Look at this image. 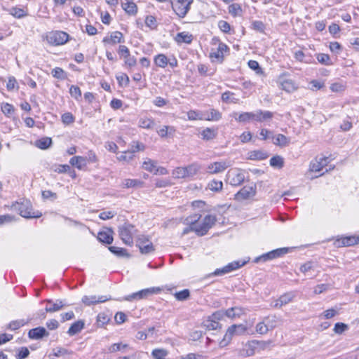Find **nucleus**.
Instances as JSON below:
<instances>
[{"label":"nucleus","mask_w":359,"mask_h":359,"mask_svg":"<svg viewBox=\"0 0 359 359\" xmlns=\"http://www.w3.org/2000/svg\"><path fill=\"white\" fill-rule=\"evenodd\" d=\"M83 326L84 323L82 320L76 321L71 325L67 332L69 335L73 336L79 333L83 329Z\"/></svg>","instance_id":"obj_38"},{"label":"nucleus","mask_w":359,"mask_h":359,"mask_svg":"<svg viewBox=\"0 0 359 359\" xmlns=\"http://www.w3.org/2000/svg\"><path fill=\"white\" fill-rule=\"evenodd\" d=\"M329 163L328 158L325 156H318L314 158L309 165V172H320Z\"/></svg>","instance_id":"obj_16"},{"label":"nucleus","mask_w":359,"mask_h":359,"mask_svg":"<svg viewBox=\"0 0 359 359\" xmlns=\"http://www.w3.org/2000/svg\"><path fill=\"white\" fill-rule=\"evenodd\" d=\"M283 158L279 156H273L270 160V165L272 167L281 168L283 166Z\"/></svg>","instance_id":"obj_52"},{"label":"nucleus","mask_w":359,"mask_h":359,"mask_svg":"<svg viewBox=\"0 0 359 359\" xmlns=\"http://www.w3.org/2000/svg\"><path fill=\"white\" fill-rule=\"evenodd\" d=\"M46 302L48 304H50V306H46V307L45 310H46V312L53 313V312L58 311L60 309H62L64 307V306H65V304L60 300H57L55 303H53L51 299H46Z\"/></svg>","instance_id":"obj_32"},{"label":"nucleus","mask_w":359,"mask_h":359,"mask_svg":"<svg viewBox=\"0 0 359 359\" xmlns=\"http://www.w3.org/2000/svg\"><path fill=\"white\" fill-rule=\"evenodd\" d=\"M255 330L257 333L262 335L266 334L269 331L263 319L256 325Z\"/></svg>","instance_id":"obj_54"},{"label":"nucleus","mask_w":359,"mask_h":359,"mask_svg":"<svg viewBox=\"0 0 359 359\" xmlns=\"http://www.w3.org/2000/svg\"><path fill=\"white\" fill-rule=\"evenodd\" d=\"M229 13L233 16L241 15L242 8L238 4H232L229 6Z\"/></svg>","instance_id":"obj_49"},{"label":"nucleus","mask_w":359,"mask_h":359,"mask_svg":"<svg viewBox=\"0 0 359 359\" xmlns=\"http://www.w3.org/2000/svg\"><path fill=\"white\" fill-rule=\"evenodd\" d=\"M316 58L318 61L325 65H332V62L330 61V57L327 54L325 53H319L317 55Z\"/></svg>","instance_id":"obj_55"},{"label":"nucleus","mask_w":359,"mask_h":359,"mask_svg":"<svg viewBox=\"0 0 359 359\" xmlns=\"http://www.w3.org/2000/svg\"><path fill=\"white\" fill-rule=\"evenodd\" d=\"M122 3L123 9L129 15H135L137 12V7L134 3V0H124Z\"/></svg>","instance_id":"obj_29"},{"label":"nucleus","mask_w":359,"mask_h":359,"mask_svg":"<svg viewBox=\"0 0 359 359\" xmlns=\"http://www.w3.org/2000/svg\"><path fill=\"white\" fill-rule=\"evenodd\" d=\"M259 344V341H252L245 346L242 351L241 355L244 357L252 356L255 353V348Z\"/></svg>","instance_id":"obj_30"},{"label":"nucleus","mask_w":359,"mask_h":359,"mask_svg":"<svg viewBox=\"0 0 359 359\" xmlns=\"http://www.w3.org/2000/svg\"><path fill=\"white\" fill-rule=\"evenodd\" d=\"M247 331V327L243 324L233 325L228 327L223 339L219 342V346L224 347L227 346L232 339L233 335H242Z\"/></svg>","instance_id":"obj_3"},{"label":"nucleus","mask_w":359,"mask_h":359,"mask_svg":"<svg viewBox=\"0 0 359 359\" xmlns=\"http://www.w3.org/2000/svg\"><path fill=\"white\" fill-rule=\"evenodd\" d=\"M145 25L150 29H155L157 26L156 20L152 15L147 16L145 19Z\"/></svg>","instance_id":"obj_62"},{"label":"nucleus","mask_w":359,"mask_h":359,"mask_svg":"<svg viewBox=\"0 0 359 359\" xmlns=\"http://www.w3.org/2000/svg\"><path fill=\"white\" fill-rule=\"evenodd\" d=\"M216 217L214 215H206L201 223L197 222L196 234L198 236L205 235L208 230L214 225Z\"/></svg>","instance_id":"obj_8"},{"label":"nucleus","mask_w":359,"mask_h":359,"mask_svg":"<svg viewBox=\"0 0 359 359\" xmlns=\"http://www.w3.org/2000/svg\"><path fill=\"white\" fill-rule=\"evenodd\" d=\"M27 321L25 320H16L11 322L8 325V329L11 330H17L20 327L26 325Z\"/></svg>","instance_id":"obj_47"},{"label":"nucleus","mask_w":359,"mask_h":359,"mask_svg":"<svg viewBox=\"0 0 359 359\" xmlns=\"http://www.w3.org/2000/svg\"><path fill=\"white\" fill-rule=\"evenodd\" d=\"M62 121L63 123H65L66 125H69V124L72 123L74 121V117L69 112L65 113L62 116Z\"/></svg>","instance_id":"obj_63"},{"label":"nucleus","mask_w":359,"mask_h":359,"mask_svg":"<svg viewBox=\"0 0 359 359\" xmlns=\"http://www.w3.org/2000/svg\"><path fill=\"white\" fill-rule=\"evenodd\" d=\"M173 177L180 179V178H187L184 167H177L175 170H173L172 173Z\"/></svg>","instance_id":"obj_59"},{"label":"nucleus","mask_w":359,"mask_h":359,"mask_svg":"<svg viewBox=\"0 0 359 359\" xmlns=\"http://www.w3.org/2000/svg\"><path fill=\"white\" fill-rule=\"evenodd\" d=\"M175 132V128L170 126H163L159 130L156 131L157 134L162 138L173 137Z\"/></svg>","instance_id":"obj_27"},{"label":"nucleus","mask_w":359,"mask_h":359,"mask_svg":"<svg viewBox=\"0 0 359 359\" xmlns=\"http://www.w3.org/2000/svg\"><path fill=\"white\" fill-rule=\"evenodd\" d=\"M161 288L159 287H150L142 290L140 291H138L137 292L133 293L132 294H130L126 297H124V300L126 301H135V300H140L144 298H147V297L158 293L161 291Z\"/></svg>","instance_id":"obj_7"},{"label":"nucleus","mask_w":359,"mask_h":359,"mask_svg":"<svg viewBox=\"0 0 359 359\" xmlns=\"http://www.w3.org/2000/svg\"><path fill=\"white\" fill-rule=\"evenodd\" d=\"M52 144V140L50 137H43L35 142L34 145L39 149H48Z\"/></svg>","instance_id":"obj_41"},{"label":"nucleus","mask_w":359,"mask_h":359,"mask_svg":"<svg viewBox=\"0 0 359 359\" xmlns=\"http://www.w3.org/2000/svg\"><path fill=\"white\" fill-rule=\"evenodd\" d=\"M280 82L282 89L286 92L292 93L297 88L295 83L291 79L281 80Z\"/></svg>","instance_id":"obj_34"},{"label":"nucleus","mask_w":359,"mask_h":359,"mask_svg":"<svg viewBox=\"0 0 359 359\" xmlns=\"http://www.w3.org/2000/svg\"><path fill=\"white\" fill-rule=\"evenodd\" d=\"M246 262H233L231 263H229L226 266H224L222 269H217L215 272L214 274L215 276H221L225 273H228L232 271H234L236 269H238L241 266L245 265Z\"/></svg>","instance_id":"obj_18"},{"label":"nucleus","mask_w":359,"mask_h":359,"mask_svg":"<svg viewBox=\"0 0 359 359\" xmlns=\"http://www.w3.org/2000/svg\"><path fill=\"white\" fill-rule=\"evenodd\" d=\"M97 239L102 243L111 244L113 242V231L109 229L100 231L97 235Z\"/></svg>","instance_id":"obj_25"},{"label":"nucleus","mask_w":359,"mask_h":359,"mask_svg":"<svg viewBox=\"0 0 359 359\" xmlns=\"http://www.w3.org/2000/svg\"><path fill=\"white\" fill-rule=\"evenodd\" d=\"M49 333L43 327L32 329L28 332V336L32 339H40L43 337H48Z\"/></svg>","instance_id":"obj_22"},{"label":"nucleus","mask_w":359,"mask_h":359,"mask_svg":"<svg viewBox=\"0 0 359 359\" xmlns=\"http://www.w3.org/2000/svg\"><path fill=\"white\" fill-rule=\"evenodd\" d=\"M109 250L114 254L118 255V256H127L128 253L126 250L116 247V246H111L109 248Z\"/></svg>","instance_id":"obj_61"},{"label":"nucleus","mask_w":359,"mask_h":359,"mask_svg":"<svg viewBox=\"0 0 359 359\" xmlns=\"http://www.w3.org/2000/svg\"><path fill=\"white\" fill-rule=\"evenodd\" d=\"M230 165L231 164L227 161L212 162L208 165L206 172L210 175L221 173Z\"/></svg>","instance_id":"obj_11"},{"label":"nucleus","mask_w":359,"mask_h":359,"mask_svg":"<svg viewBox=\"0 0 359 359\" xmlns=\"http://www.w3.org/2000/svg\"><path fill=\"white\" fill-rule=\"evenodd\" d=\"M222 100L226 103L236 104L239 102V99L234 97V93L230 91H226L222 93Z\"/></svg>","instance_id":"obj_39"},{"label":"nucleus","mask_w":359,"mask_h":359,"mask_svg":"<svg viewBox=\"0 0 359 359\" xmlns=\"http://www.w3.org/2000/svg\"><path fill=\"white\" fill-rule=\"evenodd\" d=\"M143 182L136 179H126L123 181V188H132L142 187Z\"/></svg>","instance_id":"obj_42"},{"label":"nucleus","mask_w":359,"mask_h":359,"mask_svg":"<svg viewBox=\"0 0 359 359\" xmlns=\"http://www.w3.org/2000/svg\"><path fill=\"white\" fill-rule=\"evenodd\" d=\"M187 117L189 120H203V113L191 110L187 112Z\"/></svg>","instance_id":"obj_51"},{"label":"nucleus","mask_w":359,"mask_h":359,"mask_svg":"<svg viewBox=\"0 0 359 359\" xmlns=\"http://www.w3.org/2000/svg\"><path fill=\"white\" fill-rule=\"evenodd\" d=\"M69 93L76 100L81 97V91L78 86H72L69 90Z\"/></svg>","instance_id":"obj_64"},{"label":"nucleus","mask_w":359,"mask_h":359,"mask_svg":"<svg viewBox=\"0 0 359 359\" xmlns=\"http://www.w3.org/2000/svg\"><path fill=\"white\" fill-rule=\"evenodd\" d=\"M272 138L273 144L280 147H286L290 143V139L282 134L273 136Z\"/></svg>","instance_id":"obj_36"},{"label":"nucleus","mask_w":359,"mask_h":359,"mask_svg":"<svg viewBox=\"0 0 359 359\" xmlns=\"http://www.w3.org/2000/svg\"><path fill=\"white\" fill-rule=\"evenodd\" d=\"M109 321V317L104 313H100L97 317V323L100 327H102Z\"/></svg>","instance_id":"obj_56"},{"label":"nucleus","mask_w":359,"mask_h":359,"mask_svg":"<svg viewBox=\"0 0 359 359\" xmlns=\"http://www.w3.org/2000/svg\"><path fill=\"white\" fill-rule=\"evenodd\" d=\"M139 127L144 129H153L155 126L154 120L152 118L141 117L138 121Z\"/></svg>","instance_id":"obj_33"},{"label":"nucleus","mask_w":359,"mask_h":359,"mask_svg":"<svg viewBox=\"0 0 359 359\" xmlns=\"http://www.w3.org/2000/svg\"><path fill=\"white\" fill-rule=\"evenodd\" d=\"M288 248H278L276 250H273L271 252L265 253L255 259V262L257 263L260 261L266 262L268 260H271L278 257L283 256V255L287 253Z\"/></svg>","instance_id":"obj_13"},{"label":"nucleus","mask_w":359,"mask_h":359,"mask_svg":"<svg viewBox=\"0 0 359 359\" xmlns=\"http://www.w3.org/2000/svg\"><path fill=\"white\" fill-rule=\"evenodd\" d=\"M269 330H272L278 325V318L276 316H269L263 318Z\"/></svg>","instance_id":"obj_35"},{"label":"nucleus","mask_w":359,"mask_h":359,"mask_svg":"<svg viewBox=\"0 0 359 359\" xmlns=\"http://www.w3.org/2000/svg\"><path fill=\"white\" fill-rule=\"evenodd\" d=\"M118 53L120 56L123 58L126 66L133 67L136 65V58L130 55V50L127 46L124 45L119 46Z\"/></svg>","instance_id":"obj_12"},{"label":"nucleus","mask_w":359,"mask_h":359,"mask_svg":"<svg viewBox=\"0 0 359 359\" xmlns=\"http://www.w3.org/2000/svg\"><path fill=\"white\" fill-rule=\"evenodd\" d=\"M102 42L112 45L119 43L123 42V35L121 32H113L110 34V36L104 37Z\"/></svg>","instance_id":"obj_21"},{"label":"nucleus","mask_w":359,"mask_h":359,"mask_svg":"<svg viewBox=\"0 0 359 359\" xmlns=\"http://www.w3.org/2000/svg\"><path fill=\"white\" fill-rule=\"evenodd\" d=\"M208 188L212 191L219 192L223 189V183L222 181L212 180L208 184Z\"/></svg>","instance_id":"obj_40"},{"label":"nucleus","mask_w":359,"mask_h":359,"mask_svg":"<svg viewBox=\"0 0 359 359\" xmlns=\"http://www.w3.org/2000/svg\"><path fill=\"white\" fill-rule=\"evenodd\" d=\"M134 154L133 151L128 150L123 152H121L118 156L117 159L119 161L129 163L133 159Z\"/></svg>","instance_id":"obj_44"},{"label":"nucleus","mask_w":359,"mask_h":359,"mask_svg":"<svg viewBox=\"0 0 359 359\" xmlns=\"http://www.w3.org/2000/svg\"><path fill=\"white\" fill-rule=\"evenodd\" d=\"M205 325L208 330H217L220 327L219 323L211 317L205 321Z\"/></svg>","instance_id":"obj_57"},{"label":"nucleus","mask_w":359,"mask_h":359,"mask_svg":"<svg viewBox=\"0 0 359 359\" xmlns=\"http://www.w3.org/2000/svg\"><path fill=\"white\" fill-rule=\"evenodd\" d=\"M222 118V113L215 109L203 113V120L217 121Z\"/></svg>","instance_id":"obj_28"},{"label":"nucleus","mask_w":359,"mask_h":359,"mask_svg":"<svg viewBox=\"0 0 359 359\" xmlns=\"http://www.w3.org/2000/svg\"><path fill=\"white\" fill-rule=\"evenodd\" d=\"M245 313V309L238 306L232 307L226 310V317L231 320L239 318Z\"/></svg>","instance_id":"obj_23"},{"label":"nucleus","mask_w":359,"mask_h":359,"mask_svg":"<svg viewBox=\"0 0 359 359\" xmlns=\"http://www.w3.org/2000/svg\"><path fill=\"white\" fill-rule=\"evenodd\" d=\"M334 244L337 248L351 246L355 244H359V236L339 237L335 240Z\"/></svg>","instance_id":"obj_14"},{"label":"nucleus","mask_w":359,"mask_h":359,"mask_svg":"<svg viewBox=\"0 0 359 359\" xmlns=\"http://www.w3.org/2000/svg\"><path fill=\"white\" fill-rule=\"evenodd\" d=\"M137 246L142 254H150L155 250V248L149 238L144 235H141L137 238Z\"/></svg>","instance_id":"obj_9"},{"label":"nucleus","mask_w":359,"mask_h":359,"mask_svg":"<svg viewBox=\"0 0 359 359\" xmlns=\"http://www.w3.org/2000/svg\"><path fill=\"white\" fill-rule=\"evenodd\" d=\"M250 158L252 160H263L267 158V155L262 151H254L251 152Z\"/></svg>","instance_id":"obj_58"},{"label":"nucleus","mask_w":359,"mask_h":359,"mask_svg":"<svg viewBox=\"0 0 359 359\" xmlns=\"http://www.w3.org/2000/svg\"><path fill=\"white\" fill-rule=\"evenodd\" d=\"M201 169V166L198 163H192L184 167L186 177H192L195 176Z\"/></svg>","instance_id":"obj_37"},{"label":"nucleus","mask_w":359,"mask_h":359,"mask_svg":"<svg viewBox=\"0 0 359 359\" xmlns=\"http://www.w3.org/2000/svg\"><path fill=\"white\" fill-rule=\"evenodd\" d=\"M168 352L167 350L163 348H156L153 350L151 353V355L155 359H164L165 356H167Z\"/></svg>","instance_id":"obj_48"},{"label":"nucleus","mask_w":359,"mask_h":359,"mask_svg":"<svg viewBox=\"0 0 359 359\" xmlns=\"http://www.w3.org/2000/svg\"><path fill=\"white\" fill-rule=\"evenodd\" d=\"M1 111L6 116H11L14 112V107L8 103H3L1 104Z\"/></svg>","instance_id":"obj_60"},{"label":"nucleus","mask_w":359,"mask_h":359,"mask_svg":"<svg viewBox=\"0 0 359 359\" xmlns=\"http://www.w3.org/2000/svg\"><path fill=\"white\" fill-rule=\"evenodd\" d=\"M48 43L53 46H60L69 40V34L62 31L50 32L46 35Z\"/></svg>","instance_id":"obj_6"},{"label":"nucleus","mask_w":359,"mask_h":359,"mask_svg":"<svg viewBox=\"0 0 359 359\" xmlns=\"http://www.w3.org/2000/svg\"><path fill=\"white\" fill-rule=\"evenodd\" d=\"M256 194V190L252 187H244L236 195L235 199L237 201H242L250 198L254 196Z\"/></svg>","instance_id":"obj_19"},{"label":"nucleus","mask_w":359,"mask_h":359,"mask_svg":"<svg viewBox=\"0 0 359 359\" xmlns=\"http://www.w3.org/2000/svg\"><path fill=\"white\" fill-rule=\"evenodd\" d=\"M229 48L224 43H219L216 51L210 53V57L215 58L217 60L222 61L224 57V53L227 52Z\"/></svg>","instance_id":"obj_24"},{"label":"nucleus","mask_w":359,"mask_h":359,"mask_svg":"<svg viewBox=\"0 0 359 359\" xmlns=\"http://www.w3.org/2000/svg\"><path fill=\"white\" fill-rule=\"evenodd\" d=\"M217 129L213 128H206L202 130L201 135L204 140H211L216 137Z\"/></svg>","instance_id":"obj_31"},{"label":"nucleus","mask_w":359,"mask_h":359,"mask_svg":"<svg viewBox=\"0 0 359 359\" xmlns=\"http://www.w3.org/2000/svg\"><path fill=\"white\" fill-rule=\"evenodd\" d=\"M294 297L295 294L293 292L285 293L281 295L278 299H274L271 306L276 309H280L291 302Z\"/></svg>","instance_id":"obj_17"},{"label":"nucleus","mask_w":359,"mask_h":359,"mask_svg":"<svg viewBox=\"0 0 359 359\" xmlns=\"http://www.w3.org/2000/svg\"><path fill=\"white\" fill-rule=\"evenodd\" d=\"M154 63L159 67L165 68L168 64V59L164 54H158L154 57Z\"/></svg>","instance_id":"obj_43"},{"label":"nucleus","mask_w":359,"mask_h":359,"mask_svg":"<svg viewBox=\"0 0 359 359\" xmlns=\"http://www.w3.org/2000/svg\"><path fill=\"white\" fill-rule=\"evenodd\" d=\"M226 177L232 186H238L245 180L244 172L238 169H231L228 171Z\"/></svg>","instance_id":"obj_10"},{"label":"nucleus","mask_w":359,"mask_h":359,"mask_svg":"<svg viewBox=\"0 0 359 359\" xmlns=\"http://www.w3.org/2000/svg\"><path fill=\"white\" fill-rule=\"evenodd\" d=\"M142 168L147 171L154 172L156 168V162L150 158H146L142 163Z\"/></svg>","instance_id":"obj_46"},{"label":"nucleus","mask_w":359,"mask_h":359,"mask_svg":"<svg viewBox=\"0 0 359 359\" xmlns=\"http://www.w3.org/2000/svg\"><path fill=\"white\" fill-rule=\"evenodd\" d=\"M230 116L239 123H248L252 121L262 122L272 118L273 114L269 111L257 110L252 112H233Z\"/></svg>","instance_id":"obj_1"},{"label":"nucleus","mask_w":359,"mask_h":359,"mask_svg":"<svg viewBox=\"0 0 359 359\" xmlns=\"http://www.w3.org/2000/svg\"><path fill=\"white\" fill-rule=\"evenodd\" d=\"M109 299H110V298L107 296H84L82 298V302L86 306H90L98 303L105 302Z\"/></svg>","instance_id":"obj_20"},{"label":"nucleus","mask_w":359,"mask_h":359,"mask_svg":"<svg viewBox=\"0 0 359 359\" xmlns=\"http://www.w3.org/2000/svg\"><path fill=\"white\" fill-rule=\"evenodd\" d=\"M136 230L135 226L130 224L125 223L118 227V234L122 241L127 245H132L133 243V235Z\"/></svg>","instance_id":"obj_4"},{"label":"nucleus","mask_w":359,"mask_h":359,"mask_svg":"<svg viewBox=\"0 0 359 359\" xmlns=\"http://www.w3.org/2000/svg\"><path fill=\"white\" fill-rule=\"evenodd\" d=\"M53 354L56 357L70 355L73 353L72 351L61 347L54 348L53 350Z\"/></svg>","instance_id":"obj_50"},{"label":"nucleus","mask_w":359,"mask_h":359,"mask_svg":"<svg viewBox=\"0 0 359 359\" xmlns=\"http://www.w3.org/2000/svg\"><path fill=\"white\" fill-rule=\"evenodd\" d=\"M200 217L201 215L198 214H194L192 216L187 217L184 223L189 226L183 229L182 235L188 234L191 231H194L196 233L197 222H198Z\"/></svg>","instance_id":"obj_15"},{"label":"nucleus","mask_w":359,"mask_h":359,"mask_svg":"<svg viewBox=\"0 0 359 359\" xmlns=\"http://www.w3.org/2000/svg\"><path fill=\"white\" fill-rule=\"evenodd\" d=\"M128 347V345L126 344L115 343L109 347L108 351L110 353H114V352H117L119 351H122L123 349L126 348Z\"/></svg>","instance_id":"obj_53"},{"label":"nucleus","mask_w":359,"mask_h":359,"mask_svg":"<svg viewBox=\"0 0 359 359\" xmlns=\"http://www.w3.org/2000/svg\"><path fill=\"white\" fill-rule=\"evenodd\" d=\"M69 163L79 170H83L87 165V159L83 156H76L70 158Z\"/></svg>","instance_id":"obj_26"},{"label":"nucleus","mask_w":359,"mask_h":359,"mask_svg":"<svg viewBox=\"0 0 359 359\" xmlns=\"http://www.w3.org/2000/svg\"><path fill=\"white\" fill-rule=\"evenodd\" d=\"M192 35L186 32L178 33L175 37V39L178 43H190L192 41Z\"/></svg>","instance_id":"obj_45"},{"label":"nucleus","mask_w":359,"mask_h":359,"mask_svg":"<svg viewBox=\"0 0 359 359\" xmlns=\"http://www.w3.org/2000/svg\"><path fill=\"white\" fill-rule=\"evenodd\" d=\"M194 0H172V8L175 13L180 18H184L190 10Z\"/></svg>","instance_id":"obj_5"},{"label":"nucleus","mask_w":359,"mask_h":359,"mask_svg":"<svg viewBox=\"0 0 359 359\" xmlns=\"http://www.w3.org/2000/svg\"><path fill=\"white\" fill-rule=\"evenodd\" d=\"M11 209L17 211L20 215L25 218H38L41 216V213L32 210V205L29 200L23 199L13 203Z\"/></svg>","instance_id":"obj_2"}]
</instances>
